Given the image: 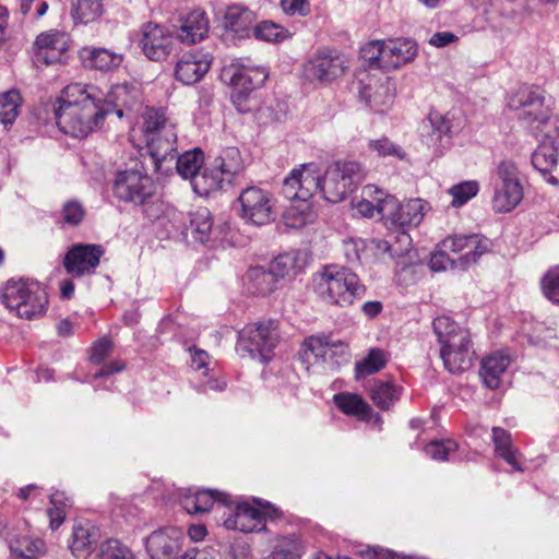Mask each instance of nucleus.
Returning a JSON list of instances; mask_svg holds the SVG:
<instances>
[{
  "label": "nucleus",
  "instance_id": "f257e3e1",
  "mask_svg": "<svg viewBox=\"0 0 559 559\" xmlns=\"http://www.w3.org/2000/svg\"><path fill=\"white\" fill-rule=\"evenodd\" d=\"M360 178V165L352 160L331 164L323 177L316 163L304 164L300 168L294 169L284 180L282 192L286 199L301 201L304 205L301 209L292 206L287 211V219L299 214L293 223L287 224L292 227H301L311 219L312 214L307 202L314 193L320 192L326 201L337 203L354 191Z\"/></svg>",
  "mask_w": 559,
  "mask_h": 559
},
{
  "label": "nucleus",
  "instance_id": "f03ea898",
  "mask_svg": "<svg viewBox=\"0 0 559 559\" xmlns=\"http://www.w3.org/2000/svg\"><path fill=\"white\" fill-rule=\"evenodd\" d=\"M127 84L103 91L94 84L72 83L60 96L55 117L60 130L73 138L87 136L114 108L129 105Z\"/></svg>",
  "mask_w": 559,
  "mask_h": 559
},
{
  "label": "nucleus",
  "instance_id": "7ed1b4c3",
  "mask_svg": "<svg viewBox=\"0 0 559 559\" xmlns=\"http://www.w3.org/2000/svg\"><path fill=\"white\" fill-rule=\"evenodd\" d=\"M314 290L328 304L352 306L366 295V286L357 274L344 266L329 265L313 278Z\"/></svg>",
  "mask_w": 559,
  "mask_h": 559
},
{
  "label": "nucleus",
  "instance_id": "20e7f679",
  "mask_svg": "<svg viewBox=\"0 0 559 559\" xmlns=\"http://www.w3.org/2000/svg\"><path fill=\"white\" fill-rule=\"evenodd\" d=\"M267 76L264 68L251 69L238 63L225 66L222 71V80L234 87L230 97L239 112L251 110L249 95L254 88L261 86Z\"/></svg>",
  "mask_w": 559,
  "mask_h": 559
},
{
  "label": "nucleus",
  "instance_id": "39448f33",
  "mask_svg": "<svg viewBox=\"0 0 559 559\" xmlns=\"http://www.w3.org/2000/svg\"><path fill=\"white\" fill-rule=\"evenodd\" d=\"M277 324L273 320L246 325L238 336L239 346L253 358L267 362L278 342Z\"/></svg>",
  "mask_w": 559,
  "mask_h": 559
},
{
  "label": "nucleus",
  "instance_id": "423d86ee",
  "mask_svg": "<svg viewBox=\"0 0 559 559\" xmlns=\"http://www.w3.org/2000/svg\"><path fill=\"white\" fill-rule=\"evenodd\" d=\"M508 106L515 110L518 118L527 126L533 127L534 123H537L536 128H538L539 124H544L545 135L550 138L551 123L548 121V108L545 106L544 96L538 88L521 86L509 97Z\"/></svg>",
  "mask_w": 559,
  "mask_h": 559
},
{
  "label": "nucleus",
  "instance_id": "0eeeda50",
  "mask_svg": "<svg viewBox=\"0 0 559 559\" xmlns=\"http://www.w3.org/2000/svg\"><path fill=\"white\" fill-rule=\"evenodd\" d=\"M182 539L176 528L156 531L146 538V551L151 559H215L213 550L209 549H190L179 555Z\"/></svg>",
  "mask_w": 559,
  "mask_h": 559
},
{
  "label": "nucleus",
  "instance_id": "6e6552de",
  "mask_svg": "<svg viewBox=\"0 0 559 559\" xmlns=\"http://www.w3.org/2000/svg\"><path fill=\"white\" fill-rule=\"evenodd\" d=\"M238 214L247 224L263 226L275 221V202L270 192L257 186L243 189L238 199Z\"/></svg>",
  "mask_w": 559,
  "mask_h": 559
},
{
  "label": "nucleus",
  "instance_id": "1a4fd4ad",
  "mask_svg": "<svg viewBox=\"0 0 559 559\" xmlns=\"http://www.w3.org/2000/svg\"><path fill=\"white\" fill-rule=\"evenodd\" d=\"M492 205L496 212L506 213L516 207L523 199V186L516 165L502 160L497 167Z\"/></svg>",
  "mask_w": 559,
  "mask_h": 559
},
{
  "label": "nucleus",
  "instance_id": "9d476101",
  "mask_svg": "<svg viewBox=\"0 0 559 559\" xmlns=\"http://www.w3.org/2000/svg\"><path fill=\"white\" fill-rule=\"evenodd\" d=\"M381 221L386 226L404 229L418 226L425 215V202L421 199H411L400 203L393 195H388L379 204Z\"/></svg>",
  "mask_w": 559,
  "mask_h": 559
},
{
  "label": "nucleus",
  "instance_id": "9b49d317",
  "mask_svg": "<svg viewBox=\"0 0 559 559\" xmlns=\"http://www.w3.org/2000/svg\"><path fill=\"white\" fill-rule=\"evenodd\" d=\"M148 162L154 171L167 175L171 171L176 158L177 133L174 126H166L163 132H153L145 135Z\"/></svg>",
  "mask_w": 559,
  "mask_h": 559
},
{
  "label": "nucleus",
  "instance_id": "f8f14e48",
  "mask_svg": "<svg viewBox=\"0 0 559 559\" xmlns=\"http://www.w3.org/2000/svg\"><path fill=\"white\" fill-rule=\"evenodd\" d=\"M254 502L262 509L250 506L247 502L239 503L234 511L224 521V526L228 530H238L245 533L260 531L264 527V521L269 516L275 519L278 510L270 503L262 506L260 500Z\"/></svg>",
  "mask_w": 559,
  "mask_h": 559
},
{
  "label": "nucleus",
  "instance_id": "ddd939ff",
  "mask_svg": "<svg viewBox=\"0 0 559 559\" xmlns=\"http://www.w3.org/2000/svg\"><path fill=\"white\" fill-rule=\"evenodd\" d=\"M440 356L444 367L451 373L463 372L473 365L475 350L473 349L469 332H461L452 340L441 344Z\"/></svg>",
  "mask_w": 559,
  "mask_h": 559
},
{
  "label": "nucleus",
  "instance_id": "4468645a",
  "mask_svg": "<svg viewBox=\"0 0 559 559\" xmlns=\"http://www.w3.org/2000/svg\"><path fill=\"white\" fill-rule=\"evenodd\" d=\"M345 60L330 50H320L304 66V76L310 82L326 83L344 74Z\"/></svg>",
  "mask_w": 559,
  "mask_h": 559
},
{
  "label": "nucleus",
  "instance_id": "2eb2a0df",
  "mask_svg": "<svg viewBox=\"0 0 559 559\" xmlns=\"http://www.w3.org/2000/svg\"><path fill=\"white\" fill-rule=\"evenodd\" d=\"M100 245L76 243L73 245L63 258L66 272L73 277H82L94 273L104 254Z\"/></svg>",
  "mask_w": 559,
  "mask_h": 559
},
{
  "label": "nucleus",
  "instance_id": "dca6fc26",
  "mask_svg": "<svg viewBox=\"0 0 559 559\" xmlns=\"http://www.w3.org/2000/svg\"><path fill=\"white\" fill-rule=\"evenodd\" d=\"M490 240L477 234L455 235L443 240V247L450 248L451 252L460 253L459 265L466 270L469 265L490 250Z\"/></svg>",
  "mask_w": 559,
  "mask_h": 559
},
{
  "label": "nucleus",
  "instance_id": "f3484780",
  "mask_svg": "<svg viewBox=\"0 0 559 559\" xmlns=\"http://www.w3.org/2000/svg\"><path fill=\"white\" fill-rule=\"evenodd\" d=\"M69 49V36L64 32L51 29L39 34L35 40L34 62L49 66L61 60Z\"/></svg>",
  "mask_w": 559,
  "mask_h": 559
},
{
  "label": "nucleus",
  "instance_id": "a211bd4d",
  "mask_svg": "<svg viewBox=\"0 0 559 559\" xmlns=\"http://www.w3.org/2000/svg\"><path fill=\"white\" fill-rule=\"evenodd\" d=\"M171 49V34L159 24L147 23L142 31V52L152 61L163 62Z\"/></svg>",
  "mask_w": 559,
  "mask_h": 559
},
{
  "label": "nucleus",
  "instance_id": "6ab92c4d",
  "mask_svg": "<svg viewBox=\"0 0 559 559\" xmlns=\"http://www.w3.org/2000/svg\"><path fill=\"white\" fill-rule=\"evenodd\" d=\"M359 95L377 112H384L394 99L389 80L380 81L369 76L359 80Z\"/></svg>",
  "mask_w": 559,
  "mask_h": 559
},
{
  "label": "nucleus",
  "instance_id": "aec40b11",
  "mask_svg": "<svg viewBox=\"0 0 559 559\" xmlns=\"http://www.w3.org/2000/svg\"><path fill=\"white\" fill-rule=\"evenodd\" d=\"M180 504L188 513H204L212 508H227L233 504L229 496L218 490H198L180 500Z\"/></svg>",
  "mask_w": 559,
  "mask_h": 559
},
{
  "label": "nucleus",
  "instance_id": "412c9836",
  "mask_svg": "<svg viewBox=\"0 0 559 559\" xmlns=\"http://www.w3.org/2000/svg\"><path fill=\"white\" fill-rule=\"evenodd\" d=\"M211 58L207 53H185L176 64L175 76L185 85L199 82L210 70Z\"/></svg>",
  "mask_w": 559,
  "mask_h": 559
},
{
  "label": "nucleus",
  "instance_id": "4be33fe9",
  "mask_svg": "<svg viewBox=\"0 0 559 559\" xmlns=\"http://www.w3.org/2000/svg\"><path fill=\"white\" fill-rule=\"evenodd\" d=\"M80 58L85 68L102 72H110L118 69L123 57L109 49L87 46L80 50Z\"/></svg>",
  "mask_w": 559,
  "mask_h": 559
},
{
  "label": "nucleus",
  "instance_id": "5701e85b",
  "mask_svg": "<svg viewBox=\"0 0 559 559\" xmlns=\"http://www.w3.org/2000/svg\"><path fill=\"white\" fill-rule=\"evenodd\" d=\"M114 193L124 202H134L140 197V168L136 160H133L131 166L117 171Z\"/></svg>",
  "mask_w": 559,
  "mask_h": 559
},
{
  "label": "nucleus",
  "instance_id": "b1692460",
  "mask_svg": "<svg viewBox=\"0 0 559 559\" xmlns=\"http://www.w3.org/2000/svg\"><path fill=\"white\" fill-rule=\"evenodd\" d=\"M384 70L396 69L412 61L417 55V45L409 38L390 39L384 44Z\"/></svg>",
  "mask_w": 559,
  "mask_h": 559
},
{
  "label": "nucleus",
  "instance_id": "393cba45",
  "mask_svg": "<svg viewBox=\"0 0 559 559\" xmlns=\"http://www.w3.org/2000/svg\"><path fill=\"white\" fill-rule=\"evenodd\" d=\"M27 295L20 301L13 312L19 318L25 320H33L41 317L48 305V295L45 287L39 283H32L31 290H27Z\"/></svg>",
  "mask_w": 559,
  "mask_h": 559
},
{
  "label": "nucleus",
  "instance_id": "a878e982",
  "mask_svg": "<svg viewBox=\"0 0 559 559\" xmlns=\"http://www.w3.org/2000/svg\"><path fill=\"white\" fill-rule=\"evenodd\" d=\"M510 361L511 358L509 354L502 350L493 352L483 358L479 373L487 388L491 390L499 388L501 376L508 369Z\"/></svg>",
  "mask_w": 559,
  "mask_h": 559
},
{
  "label": "nucleus",
  "instance_id": "bb28decb",
  "mask_svg": "<svg viewBox=\"0 0 559 559\" xmlns=\"http://www.w3.org/2000/svg\"><path fill=\"white\" fill-rule=\"evenodd\" d=\"M209 31V21L204 12L193 11L181 20L177 38L183 44H195L204 38Z\"/></svg>",
  "mask_w": 559,
  "mask_h": 559
},
{
  "label": "nucleus",
  "instance_id": "cd10ccee",
  "mask_svg": "<svg viewBox=\"0 0 559 559\" xmlns=\"http://www.w3.org/2000/svg\"><path fill=\"white\" fill-rule=\"evenodd\" d=\"M255 15L252 11L240 5L229 7L224 16V26L239 37H249L252 29Z\"/></svg>",
  "mask_w": 559,
  "mask_h": 559
},
{
  "label": "nucleus",
  "instance_id": "c85d7f7f",
  "mask_svg": "<svg viewBox=\"0 0 559 559\" xmlns=\"http://www.w3.org/2000/svg\"><path fill=\"white\" fill-rule=\"evenodd\" d=\"M98 534L90 523H78L73 526L70 539V549L76 558H86L91 555Z\"/></svg>",
  "mask_w": 559,
  "mask_h": 559
},
{
  "label": "nucleus",
  "instance_id": "c756f323",
  "mask_svg": "<svg viewBox=\"0 0 559 559\" xmlns=\"http://www.w3.org/2000/svg\"><path fill=\"white\" fill-rule=\"evenodd\" d=\"M227 179L214 163L205 166L198 176L193 178L192 188L200 195H209L211 192L223 190L227 187Z\"/></svg>",
  "mask_w": 559,
  "mask_h": 559
},
{
  "label": "nucleus",
  "instance_id": "7c9ffc66",
  "mask_svg": "<svg viewBox=\"0 0 559 559\" xmlns=\"http://www.w3.org/2000/svg\"><path fill=\"white\" fill-rule=\"evenodd\" d=\"M277 280L270 267H250L246 274V286L250 294L265 296L274 292Z\"/></svg>",
  "mask_w": 559,
  "mask_h": 559
},
{
  "label": "nucleus",
  "instance_id": "2f4dec72",
  "mask_svg": "<svg viewBox=\"0 0 559 559\" xmlns=\"http://www.w3.org/2000/svg\"><path fill=\"white\" fill-rule=\"evenodd\" d=\"M213 163L227 179V185H233L236 177L243 170V162L237 147H226Z\"/></svg>",
  "mask_w": 559,
  "mask_h": 559
},
{
  "label": "nucleus",
  "instance_id": "473e14b6",
  "mask_svg": "<svg viewBox=\"0 0 559 559\" xmlns=\"http://www.w3.org/2000/svg\"><path fill=\"white\" fill-rule=\"evenodd\" d=\"M32 283L38 282L28 278L9 280L0 289L1 302L10 311H14L20 301L28 294L27 290H31Z\"/></svg>",
  "mask_w": 559,
  "mask_h": 559
},
{
  "label": "nucleus",
  "instance_id": "72a5a7b5",
  "mask_svg": "<svg viewBox=\"0 0 559 559\" xmlns=\"http://www.w3.org/2000/svg\"><path fill=\"white\" fill-rule=\"evenodd\" d=\"M9 548L20 558L35 559L45 552V543L40 538L16 535L9 539Z\"/></svg>",
  "mask_w": 559,
  "mask_h": 559
},
{
  "label": "nucleus",
  "instance_id": "f704fd0d",
  "mask_svg": "<svg viewBox=\"0 0 559 559\" xmlns=\"http://www.w3.org/2000/svg\"><path fill=\"white\" fill-rule=\"evenodd\" d=\"M175 160L177 173L183 179H190L192 185L193 178L198 176L204 163V154L202 150L194 148L191 151H187L179 156L176 154Z\"/></svg>",
  "mask_w": 559,
  "mask_h": 559
},
{
  "label": "nucleus",
  "instance_id": "c9c22d12",
  "mask_svg": "<svg viewBox=\"0 0 559 559\" xmlns=\"http://www.w3.org/2000/svg\"><path fill=\"white\" fill-rule=\"evenodd\" d=\"M305 359L308 362L322 364L328 361V354L331 352V335L320 334L308 337L305 343Z\"/></svg>",
  "mask_w": 559,
  "mask_h": 559
},
{
  "label": "nucleus",
  "instance_id": "e433bc0d",
  "mask_svg": "<svg viewBox=\"0 0 559 559\" xmlns=\"http://www.w3.org/2000/svg\"><path fill=\"white\" fill-rule=\"evenodd\" d=\"M104 12V0H76L72 5L75 23L88 24L97 21Z\"/></svg>",
  "mask_w": 559,
  "mask_h": 559
},
{
  "label": "nucleus",
  "instance_id": "4c0bfd02",
  "mask_svg": "<svg viewBox=\"0 0 559 559\" xmlns=\"http://www.w3.org/2000/svg\"><path fill=\"white\" fill-rule=\"evenodd\" d=\"M277 282L286 276H293L302 267L299 261V253L296 251L285 252L277 255L269 265Z\"/></svg>",
  "mask_w": 559,
  "mask_h": 559
},
{
  "label": "nucleus",
  "instance_id": "58836bf2",
  "mask_svg": "<svg viewBox=\"0 0 559 559\" xmlns=\"http://www.w3.org/2000/svg\"><path fill=\"white\" fill-rule=\"evenodd\" d=\"M557 157H559V147L555 145V141L544 142L533 152L532 165L544 177H547Z\"/></svg>",
  "mask_w": 559,
  "mask_h": 559
},
{
  "label": "nucleus",
  "instance_id": "ea45409f",
  "mask_svg": "<svg viewBox=\"0 0 559 559\" xmlns=\"http://www.w3.org/2000/svg\"><path fill=\"white\" fill-rule=\"evenodd\" d=\"M213 227V219L207 207H199L190 214V229L200 242L209 240Z\"/></svg>",
  "mask_w": 559,
  "mask_h": 559
},
{
  "label": "nucleus",
  "instance_id": "a19ab883",
  "mask_svg": "<svg viewBox=\"0 0 559 559\" xmlns=\"http://www.w3.org/2000/svg\"><path fill=\"white\" fill-rule=\"evenodd\" d=\"M388 361L386 354L380 348H371L368 355L356 362L355 372L356 378H364L369 374H373L385 367Z\"/></svg>",
  "mask_w": 559,
  "mask_h": 559
},
{
  "label": "nucleus",
  "instance_id": "79ce46f5",
  "mask_svg": "<svg viewBox=\"0 0 559 559\" xmlns=\"http://www.w3.org/2000/svg\"><path fill=\"white\" fill-rule=\"evenodd\" d=\"M334 401L337 407L347 415L365 417L370 413V406L357 394H336Z\"/></svg>",
  "mask_w": 559,
  "mask_h": 559
},
{
  "label": "nucleus",
  "instance_id": "37998d69",
  "mask_svg": "<svg viewBox=\"0 0 559 559\" xmlns=\"http://www.w3.org/2000/svg\"><path fill=\"white\" fill-rule=\"evenodd\" d=\"M364 194L368 197H372L376 194L373 200L361 199L355 205L357 212L365 217H376L378 216L381 219V212L379 211V204L386 199L389 194L380 191L373 186H367L364 189Z\"/></svg>",
  "mask_w": 559,
  "mask_h": 559
},
{
  "label": "nucleus",
  "instance_id": "c03bdc74",
  "mask_svg": "<svg viewBox=\"0 0 559 559\" xmlns=\"http://www.w3.org/2000/svg\"><path fill=\"white\" fill-rule=\"evenodd\" d=\"M370 397L381 409H389L399 400V392L395 386L388 382H374Z\"/></svg>",
  "mask_w": 559,
  "mask_h": 559
},
{
  "label": "nucleus",
  "instance_id": "a18cd8bd",
  "mask_svg": "<svg viewBox=\"0 0 559 559\" xmlns=\"http://www.w3.org/2000/svg\"><path fill=\"white\" fill-rule=\"evenodd\" d=\"M21 96L17 91L0 94V120L4 126L11 124L19 115Z\"/></svg>",
  "mask_w": 559,
  "mask_h": 559
},
{
  "label": "nucleus",
  "instance_id": "49530a36",
  "mask_svg": "<svg viewBox=\"0 0 559 559\" xmlns=\"http://www.w3.org/2000/svg\"><path fill=\"white\" fill-rule=\"evenodd\" d=\"M95 559H133V555L121 542L110 538L100 544Z\"/></svg>",
  "mask_w": 559,
  "mask_h": 559
},
{
  "label": "nucleus",
  "instance_id": "de8ad7c7",
  "mask_svg": "<svg viewBox=\"0 0 559 559\" xmlns=\"http://www.w3.org/2000/svg\"><path fill=\"white\" fill-rule=\"evenodd\" d=\"M467 330L459 325L450 317L441 316L433 321V332L437 335L438 342L441 344L445 343L447 340H452L454 335L466 332Z\"/></svg>",
  "mask_w": 559,
  "mask_h": 559
},
{
  "label": "nucleus",
  "instance_id": "09e8293b",
  "mask_svg": "<svg viewBox=\"0 0 559 559\" xmlns=\"http://www.w3.org/2000/svg\"><path fill=\"white\" fill-rule=\"evenodd\" d=\"M144 119V136L150 135L153 132H163L164 127L173 126L165 117V110L163 108L147 107L145 112L142 115Z\"/></svg>",
  "mask_w": 559,
  "mask_h": 559
},
{
  "label": "nucleus",
  "instance_id": "8fccbe9b",
  "mask_svg": "<svg viewBox=\"0 0 559 559\" xmlns=\"http://www.w3.org/2000/svg\"><path fill=\"white\" fill-rule=\"evenodd\" d=\"M156 191V186L146 176L142 174V213H145L151 222L158 219L163 212L159 204H148L145 198L152 197Z\"/></svg>",
  "mask_w": 559,
  "mask_h": 559
},
{
  "label": "nucleus",
  "instance_id": "3c124183",
  "mask_svg": "<svg viewBox=\"0 0 559 559\" xmlns=\"http://www.w3.org/2000/svg\"><path fill=\"white\" fill-rule=\"evenodd\" d=\"M450 248L443 247V240L440 242L438 250L431 254L430 267L435 272L460 269L459 259L455 260L449 255Z\"/></svg>",
  "mask_w": 559,
  "mask_h": 559
},
{
  "label": "nucleus",
  "instance_id": "603ef678",
  "mask_svg": "<svg viewBox=\"0 0 559 559\" xmlns=\"http://www.w3.org/2000/svg\"><path fill=\"white\" fill-rule=\"evenodd\" d=\"M457 450V443L448 439L442 441L433 440L425 447V453L436 461H448L449 455Z\"/></svg>",
  "mask_w": 559,
  "mask_h": 559
},
{
  "label": "nucleus",
  "instance_id": "864d4df0",
  "mask_svg": "<svg viewBox=\"0 0 559 559\" xmlns=\"http://www.w3.org/2000/svg\"><path fill=\"white\" fill-rule=\"evenodd\" d=\"M384 44L385 41H371L361 49V57L369 68L384 70Z\"/></svg>",
  "mask_w": 559,
  "mask_h": 559
},
{
  "label": "nucleus",
  "instance_id": "5fc2aeb1",
  "mask_svg": "<svg viewBox=\"0 0 559 559\" xmlns=\"http://www.w3.org/2000/svg\"><path fill=\"white\" fill-rule=\"evenodd\" d=\"M83 205L76 200L67 201L61 209V222L68 226H78L85 217Z\"/></svg>",
  "mask_w": 559,
  "mask_h": 559
},
{
  "label": "nucleus",
  "instance_id": "6e6d98bb",
  "mask_svg": "<svg viewBox=\"0 0 559 559\" xmlns=\"http://www.w3.org/2000/svg\"><path fill=\"white\" fill-rule=\"evenodd\" d=\"M478 191V185L476 181H466L459 185L453 186L449 192L452 195L453 200L451 204L455 207H459L465 204L469 199L475 197Z\"/></svg>",
  "mask_w": 559,
  "mask_h": 559
},
{
  "label": "nucleus",
  "instance_id": "4d7b16f0",
  "mask_svg": "<svg viewBox=\"0 0 559 559\" xmlns=\"http://www.w3.org/2000/svg\"><path fill=\"white\" fill-rule=\"evenodd\" d=\"M542 289L549 301L559 304V267L551 269L544 275Z\"/></svg>",
  "mask_w": 559,
  "mask_h": 559
},
{
  "label": "nucleus",
  "instance_id": "13d9d810",
  "mask_svg": "<svg viewBox=\"0 0 559 559\" xmlns=\"http://www.w3.org/2000/svg\"><path fill=\"white\" fill-rule=\"evenodd\" d=\"M300 546L295 539H284L265 559H299Z\"/></svg>",
  "mask_w": 559,
  "mask_h": 559
},
{
  "label": "nucleus",
  "instance_id": "bf43d9fd",
  "mask_svg": "<svg viewBox=\"0 0 559 559\" xmlns=\"http://www.w3.org/2000/svg\"><path fill=\"white\" fill-rule=\"evenodd\" d=\"M252 33L255 38L265 41H278L283 38V28L270 21H264L255 25Z\"/></svg>",
  "mask_w": 559,
  "mask_h": 559
},
{
  "label": "nucleus",
  "instance_id": "052dcab7",
  "mask_svg": "<svg viewBox=\"0 0 559 559\" xmlns=\"http://www.w3.org/2000/svg\"><path fill=\"white\" fill-rule=\"evenodd\" d=\"M55 0H21L20 12L23 15H31L32 19L38 20L43 17Z\"/></svg>",
  "mask_w": 559,
  "mask_h": 559
},
{
  "label": "nucleus",
  "instance_id": "680f3d73",
  "mask_svg": "<svg viewBox=\"0 0 559 559\" xmlns=\"http://www.w3.org/2000/svg\"><path fill=\"white\" fill-rule=\"evenodd\" d=\"M348 358L347 345L342 341H333L331 352L328 354V361L322 364L326 365L329 369H336L343 361Z\"/></svg>",
  "mask_w": 559,
  "mask_h": 559
},
{
  "label": "nucleus",
  "instance_id": "e2e57ef3",
  "mask_svg": "<svg viewBox=\"0 0 559 559\" xmlns=\"http://www.w3.org/2000/svg\"><path fill=\"white\" fill-rule=\"evenodd\" d=\"M366 249L362 239L349 238L343 241L342 250L348 263H357L361 260V254Z\"/></svg>",
  "mask_w": 559,
  "mask_h": 559
},
{
  "label": "nucleus",
  "instance_id": "0e129e2a",
  "mask_svg": "<svg viewBox=\"0 0 559 559\" xmlns=\"http://www.w3.org/2000/svg\"><path fill=\"white\" fill-rule=\"evenodd\" d=\"M369 147L376 151L380 156H396L400 159L404 158V153L401 147L396 146L388 138L370 141Z\"/></svg>",
  "mask_w": 559,
  "mask_h": 559
},
{
  "label": "nucleus",
  "instance_id": "69168bd1",
  "mask_svg": "<svg viewBox=\"0 0 559 559\" xmlns=\"http://www.w3.org/2000/svg\"><path fill=\"white\" fill-rule=\"evenodd\" d=\"M429 122L432 128L431 141H440L443 134L450 131V122L439 112L429 114Z\"/></svg>",
  "mask_w": 559,
  "mask_h": 559
},
{
  "label": "nucleus",
  "instance_id": "338daca9",
  "mask_svg": "<svg viewBox=\"0 0 559 559\" xmlns=\"http://www.w3.org/2000/svg\"><path fill=\"white\" fill-rule=\"evenodd\" d=\"M62 501V493H53L50 497V502L53 508L48 510V516L50 519V526L52 530H57L64 521L66 512L63 508L59 507Z\"/></svg>",
  "mask_w": 559,
  "mask_h": 559
},
{
  "label": "nucleus",
  "instance_id": "774afa93",
  "mask_svg": "<svg viewBox=\"0 0 559 559\" xmlns=\"http://www.w3.org/2000/svg\"><path fill=\"white\" fill-rule=\"evenodd\" d=\"M112 343L107 337H102L96 341L90 353V359L94 364H100L110 353Z\"/></svg>",
  "mask_w": 559,
  "mask_h": 559
}]
</instances>
